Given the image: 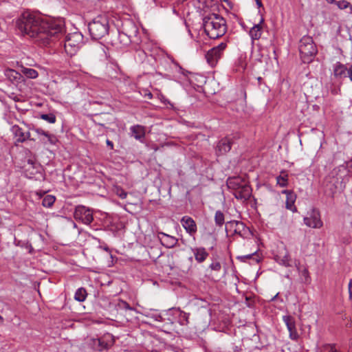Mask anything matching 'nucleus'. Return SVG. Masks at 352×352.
Listing matches in <instances>:
<instances>
[{"label":"nucleus","instance_id":"16","mask_svg":"<svg viewBox=\"0 0 352 352\" xmlns=\"http://www.w3.org/2000/svg\"><path fill=\"white\" fill-rule=\"evenodd\" d=\"M232 193L236 199L245 201L250 199L252 195V188L248 184H246L234 190Z\"/></svg>","mask_w":352,"mask_h":352},{"label":"nucleus","instance_id":"17","mask_svg":"<svg viewBox=\"0 0 352 352\" xmlns=\"http://www.w3.org/2000/svg\"><path fill=\"white\" fill-rule=\"evenodd\" d=\"M247 182L241 177H229L227 179L226 185L232 192L240 188L242 186H245Z\"/></svg>","mask_w":352,"mask_h":352},{"label":"nucleus","instance_id":"29","mask_svg":"<svg viewBox=\"0 0 352 352\" xmlns=\"http://www.w3.org/2000/svg\"><path fill=\"white\" fill-rule=\"evenodd\" d=\"M135 59L139 63H144L148 58L146 52L144 49L136 50L134 54Z\"/></svg>","mask_w":352,"mask_h":352},{"label":"nucleus","instance_id":"19","mask_svg":"<svg viewBox=\"0 0 352 352\" xmlns=\"http://www.w3.org/2000/svg\"><path fill=\"white\" fill-rule=\"evenodd\" d=\"M264 23V19L261 17L258 23L254 25V26L250 30L249 35L254 43V41L258 40L263 34V26L262 24Z\"/></svg>","mask_w":352,"mask_h":352},{"label":"nucleus","instance_id":"45","mask_svg":"<svg viewBox=\"0 0 352 352\" xmlns=\"http://www.w3.org/2000/svg\"><path fill=\"white\" fill-rule=\"evenodd\" d=\"M294 263V265L296 267L297 270L298 272H300V261L299 260H295Z\"/></svg>","mask_w":352,"mask_h":352},{"label":"nucleus","instance_id":"50","mask_svg":"<svg viewBox=\"0 0 352 352\" xmlns=\"http://www.w3.org/2000/svg\"><path fill=\"white\" fill-rule=\"evenodd\" d=\"M326 1L328 3H336V0H326Z\"/></svg>","mask_w":352,"mask_h":352},{"label":"nucleus","instance_id":"55","mask_svg":"<svg viewBox=\"0 0 352 352\" xmlns=\"http://www.w3.org/2000/svg\"><path fill=\"white\" fill-rule=\"evenodd\" d=\"M261 80H262V78H261V77H258V81H261Z\"/></svg>","mask_w":352,"mask_h":352},{"label":"nucleus","instance_id":"14","mask_svg":"<svg viewBox=\"0 0 352 352\" xmlns=\"http://www.w3.org/2000/svg\"><path fill=\"white\" fill-rule=\"evenodd\" d=\"M158 238L162 245L166 248H173L177 244L178 239L173 236L167 234L163 232H158Z\"/></svg>","mask_w":352,"mask_h":352},{"label":"nucleus","instance_id":"4","mask_svg":"<svg viewBox=\"0 0 352 352\" xmlns=\"http://www.w3.org/2000/svg\"><path fill=\"white\" fill-rule=\"evenodd\" d=\"M89 32L93 39L98 40L104 37L109 31V19L106 15H98L88 25Z\"/></svg>","mask_w":352,"mask_h":352},{"label":"nucleus","instance_id":"41","mask_svg":"<svg viewBox=\"0 0 352 352\" xmlns=\"http://www.w3.org/2000/svg\"><path fill=\"white\" fill-rule=\"evenodd\" d=\"M336 5L338 6V7L340 9L344 10V9L347 8L349 6L350 3L345 0H342V1H337Z\"/></svg>","mask_w":352,"mask_h":352},{"label":"nucleus","instance_id":"15","mask_svg":"<svg viewBox=\"0 0 352 352\" xmlns=\"http://www.w3.org/2000/svg\"><path fill=\"white\" fill-rule=\"evenodd\" d=\"M89 344L96 351H102L107 349L111 343L107 342L104 337L100 338H91L89 340Z\"/></svg>","mask_w":352,"mask_h":352},{"label":"nucleus","instance_id":"20","mask_svg":"<svg viewBox=\"0 0 352 352\" xmlns=\"http://www.w3.org/2000/svg\"><path fill=\"white\" fill-rule=\"evenodd\" d=\"M34 131L38 135H42V136L44 137L43 138H42L41 140L43 144L49 143L50 144H53L54 145L57 142V138H56V137L54 135L51 134L49 132L45 131L43 129H41V128L34 129Z\"/></svg>","mask_w":352,"mask_h":352},{"label":"nucleus","instance_id":"54","mask_svg":"<svg viewBox=\"0 0 352 352\" xmlns=\"http://www.w3.org/2000/svg\"><path fill=\"white\" fill-rule=\"evenodd\" d=\"M104 250H105L106 251H109V248L106 247L104 248Z\"/></svg>","mask_w":352,"mask_h":352},{"label":"nucleus","instance_id":"44","mask_svg":"<svg viewBox=\"0 0 352 352\" xmlns=\"http://www.w3.org/2000/svg\"><path fill=\"white\" fill-rule=\"evenodd\" d=\"M349 298L352 300V278L350 280L349 283Z\"/></svg>","mask_w":352,"mask_h":352},{"label":"nucleus","instance_id":"27","mask_svg":"<svg viewBox=\"0 0 352 352\" xmlns=\"http://www.w3.org/2000/svg\"><path fill=\"white\" fill-rule=\"evenodd\" d=\"M226 227L233 228L234 233L240 234L241 232L244 230L245 225L243 222L239 221H230L226 223Z\"/></svg>","mask_w":352,"mask_h":352},{"label":"nucleus","instance_id":"30","mask_svg":"<svg viewBox=\"0 0 352 352\" xmlns=\"http://www.w3.org/2000/svg\"><path fill=\"white\" fill-rule=\"evenodd\" d=\"M288 175L286 171L283 170L280 175L276 177V182L280 187H285L287 186Z\"/></svg>","mask_w":352,"mask_h":352},{"label":"nucleus","instance_id":"22","mask_svg":"<svg viewBox=\"0 0 352 352\" xmlns=\"http://www.w3.org/2000/svg\"><path fill=\"white\" fill-rule=\"evenodd\" d=\"M232 141L228 138L221 139L217 144V152L219 155H223L229 152L232 148Z\"/></svg>","mask_w":352,"mask_h":352},{"label":"nucleus","instance_id":"39","mask_svg":"<svg viewBox=\"0 0 352 352\" xmlns=\"http://www.w3.org/2000/svg\"><path fill=\"white\" fill-rule=\"evenodd\" d=\"M209 267L213 271L219 272L221 269V265L218 261H213Z\"/></svg>","mask_w":352,"mask_h":352},{"label":"nucleus","instance_id":"52","mask_svg":"<svg viewBox=\"0 0 352 352\" xmlns=\"http://www.w3.org/2000/svg\"><path fill=\"white\" fill-rule=\"evenodd\" d=\"M3 225V219L2 218L0 217V226H1Z\"/></svg>","mask_w":352,"mask_h":352},{"label":"nucleus","instance_id":"21","mask_svg":"<svg viewBox=\"0 0 352 352\" xmlns=\"http://www.w3.org/2000/svg\"><path fill=\"white\" fill-rule=\"evenodd\" d=\"M130 131L131 133V136H133L135 140H139L141 142H144L145 138L144 126L140 124H136L132 126L130 128Z\"/></svg>","mask_w":352,"mask_h":352},{"label":"nucleus","instance_id":"37","mask_svg":"<svg viewBox=\"0 0 352 352\" xmlns=\"http://www.w3.org/2000/svg\"><path fill=\"white\" fill-rule=\"evenodd\" d=\"M41 118L49 123H54L56 122V116L53 113L42 114Z\"/></svg>","mask_w":352,"mask_h":352},{"label":"nucleus","instance_id":"49","mask_svg":"<svg viewBox=\"0 0 352 352\" xmlns=\"http://www.w3.org/2000/svg\"><path fill=\"white\" fill-rule=\"evenodd\" d=\"M256 1V5L258 6V7H262L263 6V3L261 2V0H255Z\"/></svg>","mask_w":352,"mask_h":352},{"label":"nucleus","instance_id":"23","mask_svg":"<svg viewBox=\"0 0 352 352\" xmlns=\"http://www.w3.org/2000/svg\"><path fill=\"white\" fill-rule=\"evenodd\" d=\"M333 76L336 78L342 79L348 76L347 71L348 69L346 66L340 62H337L333 65Z\"/></svg>","mask_w":352,"mask_h":352},{"label":"nucleus","instance_id":"9","mask_svg":"<svg viewBox=\"0 0 352 352\" xmlns=\"http://www.w3.org/2000/svg\"><path fill=\"white\" fill-rule=\"evenodd\" d=\"M74 217L76 220H80L85 224H89L93 221L92 212L83 206H78L76 208Z\"/></svg>","mask_w":352,"mask_h":352},{"label":"nucleus","instance_id":"32","mask_svg":"<svg viewBox=\"0 0 352 352\" xmlns=\"http://www.w3.org/2000/svg\"><path fill=\"white\" fill-rule=\"evenodd\" d=\"M214 222L215 224L219 227H221L224 224V214L221 210L216 211L214 215Z\"/></svg>","mask_w":352,"mask_h":352},{"label":"nucleus","instance_id":"48","mask_svg":"<svg viewBox=\"0 0 352 352\" xmlns=\"http://www.w3.org/2000/svg\"><path fill=\"white\" fill-rule=\"evenodd\" d=\"M106 143L110 149H113V144L111 140H107Z\"/></svg>","mask_w":352,"mask_h":352},{"label":"nucleus","instance_id":"25","mask_svg":"<svg viewBox=\"0 0 352 352\" xmlns=\"http://www.w3.org/2000/svg\"><path fill=\"white\" fill-rule=\"evenodd\" d=\"M283 193L287 195L286 208L293 212L296 211V208L294 206L296 198V195L293 192L287 190H283Z\"/></svg>","mask_w":352,"mask_h":352},{"label":"nucleus","instance_id":"10","mask_svg":"<svg viewBox=\"0 0 352 352\" xmlns=\"http://www.w3.org/2000/svg\"><path fill=\"white\" fill-rule=\"evenodd\" d=\"M11 131L14 136L16 142H24L27 140H30V133L23 126L14 124L11 128ZM34 140V139H31Z\"/></svg>","mask_w":352,"mask_h":352},{"label":"nucleus","instance_id":"34","mask_svg":"<svg viewBox=\"0 0 352 352\" xmlns=\"http://www.w3.org/2000/svg\"><path fill=\"white\" fill-rule=\"evenodd\" d=\"M145 316L146 317L151 318L154 319V320L158 321V322H161L163 320V318L161 316V314L160 313H157V311H146V313L145 314Z\"/></svg>","mask_w":352,"mask_h":352},{"label":"nucleus","instance_id":"35","mask_svg":"<svg viewBox=\"0 0 352 352\" xmlns=\"http://www.w3.org/2000/svg\"><path fill=\"white\" fill-rule=\"evenodd\" d=\"M179 323L181 325H187L189 323V314L181 311L179 316Z\"/></svg>","mask_w":352,"mask_h":352},{"label":"nucleus","instance_id":"28","mask_svg":"<svg viewBox=\"0 0 352 352\" xmlns=\"http://www.w3.org/2000/svg\"><path fill=\"white\" fill-rule=\"evenodd\" d=\"M21 74L25 76L28 78L34 79L38 76V72L32 68L21 67Z\"/></svg>","mask_w":352,"mask_h":352},{"label":"nucleus","instance_id":"5","mask_svg":"<svg viewBox=\"0 0 352 352\" xmlns=\"http://www.w3.org/2000/svg\"><path fill=\"white\" fill-rule=\"evenodd\" d=\"M299 52L303 63H309L312 61L318 50L312 37L304 36L300 41Z\"/></svg>","mask_w":352,"mask_h":352},{"label":"nucleus","instance_id":"47","mask_svg":"<svg viewBox=\"0 0 352 352\" xmlns=\"http://www.w3.org/2000/svg\"><path fill=\"white\" fill-rule=\"evenodd\" d=\"M127 193L122 190L121 192L119 194V197L122 199H125Z\"/></svg>","mask_w":352,"mask_h":352},{"label":"nucleus","instance_id":"56","mask_svg":"<svg viewBox=\"0 0 352 352\" xmlns=\"http://www.w3.org/2000/svg\"><path fill=\"white\" fill-rule=\"evenodd\" d=\"M255 259H256V261L258 263L259 260L257 258H256Z\"/></svg>","mask_w":352,"mask_h":352},{"label":"nucleus","instance_id":"11","mask_svg":"<svg viewBox=\"0 0 352 352\" xmlns=\"http://www.w3.org/2000/svg\"><path fill=\"white\" fill-rule=\"evenodd\" d=\"M274 259L283 266L291 267L292 265L289 254L285 246H283L279 252L274 256Z\"/></svg>","mask_w":352,"mask_h":352},{"label":"nucleus","instance_id":"40","mask_svg":"<svg viewBox=\"0 0 352 352\" xmlns=\"http://www.w3.org/2000/svg\"><path fill=\"white\" fill-rule=\"evenodd\" d=\"M118 306L121 308V309H125V310H129V311H133L134 309L133 307H131L129 303H127L125 301H123V300H121L119 303H118Z\"/></svg>","mask_w":352,"mask_h":352},{"label":"nucleus","instance_id":"46","mask_svg":"<svg viewBox=\"0 0 352 352\" xmlns=\"http://www.w3.org/2000/svg\"><path fill=\"white\" fill-rule=\"evenodd\" d=\"M347 74L350 80L352 81V65L348 69Z\"/></svg>","mask_w":352,"mask_h":352},{"label":"nucleus","instance_id":"18","mask_svg":"<svg viewBox=\"0 0 352 352\" xmlns=\"http://www.w3.org/2000/svg\"><path fill=\"white\" fill-rule=\"evenodd\" d=\"M304 223L308 227L313 228H319L322 226L319 214L314 212L309 217L304 218Z\"/></svg>","mask_w":352,"mask_h":352},{"label":"nucleus","instance_id":"7","mask_svg":"<svg viewBox=\"0 0 352 352\" xmlns=\"http://www.w3.org/2000/svg\"><path fill=\"white\" fill-rule=\"evenodd\" d=\"M227 47V43L222 42L216 47L210 49L206 54V58L207 63L212 67H214L217 63L218 60L221 58L223 52Z\"/></svg>","mask_w":352,"mask_h":352},{"label":"nucleus","instance_id":"51","mask_svg":"<svg viewBox=\"0 0 352 352\" xmlns=\"http://www.w3.org/2000/svg\"><path fill=\"white\" fill-rule=\"evenodd\" d=\"M278 295V294H276V295H275V296L272 298V301H273V300H274L277 298Z\"/></svg>","mask_w":352,"mask_h":352},{"label":"nucleus","instance_id":"38","mask_svg":"<svg viewBox=\"0 0 352 352\" xmlns=\"http://www.w3.org/2000/svg\"><path fill=\"white\" fill-rule=\"evenodd\" d=\"M301 274V276L304 278V282L305 283H309L310 282V276L309 274V271L307 268H304L303 270L299 272Z\"/></svg>","mask_w":352,"mask_h":352},{"label":"nucleus","instance_id":"1","mask_svg":"<svg viewBox=\"0 0 352 352\" xmlns=\"http://www.w3.org/2000/svg\"><path fill=\"white\" fill-rule=\"evenodd\" d=\"M19 30L30 37L35 38L44 45L53 38L58 37L63 31L61 25L53 20H47L28 12H23L16 22Z\"/></svg>","mask_w":352,"mask_h":352},{"label":"nucleus","instance_id":"43","mask_svg":"<svg viewBox=\"0 0 352 352\" xmlns=\"http://www.w3.org/2000/svg\"><path fill=\"white\" fill-rule=\"evenodd\" d=\"M256 252H254V253H252V254H250L248 255L239 256V258L243 261H245L246 259H249V258H251L253 256H254L256 255Z\"/></svg>","mask_w":352,"mask_h":352},{"label":"nucleus","instance_id":"53","mask_svg":"<svg viewBox=\"0 0 352 352\" xmlns=\"http://www.w3.org/2000/svg\"><path fill=\"white\" fill-rule=\"evenodd\" d=\"M113 45H118V43L116 42H112Z\"/></svg>","mask_w":352,"mask_h":352},{"label":"nucleus","instance_id":"33","mask_svg":"<svg viewBox=\"0 0 352 352\" xmlns=\"http://www.w3.org/2000/svg\"><path fill=\"white\" fill-rule=\"evenodd\" d=\"M55 200L54 196L48 195L43 199L42 205L44 207L50 208L54 204Z\"/></svg>","mask_w":352,"mask_h":352},{"label":"nucleus","instance_id":"26","mask_svg":"<svg viewBox=\"0 0 352 352\" xmlns=\"http://www.w3.org/2000/svg\"><path fill=\"white\" fill-rule=\"evenodd\" d=\"M5 76L12 82H21L23 80L21 72H19L12 69H6L4 72Z\"/></svg>","mask_w":352,"mask_h":352},{"label":"nucleus","instance_id":"31","mask_svg":"<svg viewBox=\"0 0 352 352\" xmlns=\"http://www.w3.org/2000/svg\"><path fill=\"white\" fill-rule=\"evenodd\" d=\"M87 296L86 289L84 287L78 288L74 295V299L78 302H83L85 300Z\"/></svg>","mask_w":352,"mask_h":352},{"label":"nucleus","instance_id":"2","mask_svg":"<svg viewBox=\"0 0 352 352\" xmlns=\"http://www.w3.org/2000/svg\"><path fill=\"white\" fill-rule=\"evenodd\" d=\"M349 179V175L344 165L333 168L324 179L323 186L325 192L328 195L333 196L338 191L343 190Z\"/></svg>","mask_w":352,"mask_h":352},{"label":"nucleus","instance_id":"12","mask_svg":"<svg viewBox=\"0 0 352 352\" xmlns=\"http://www.w3.org/2000/svg\"><path fill=\"white\" fill-rule=\"evenodd\" d=\"M283 320L289 332V338L293 340H296L299 336L296 331L294 318L291 316H284Z\"/></svg>","mask_w":352,"mask_h":352},{"label":"nucleus","instance_id":"13","mask_svg":"<svg viewBox=\"0 0 352 352\" xmlns=\"http://www.w3.org/2000/svg\"><path fill=\"white\" fill-rule=\"evenodd\" d=\"M181 223L186 232L190 236H194L197 231V227L195 221L188 216H184L181 219Z\"/></svg>","mask_w":352,"mask_h":352},{"label":"nucleus","instance_id":"42","mask_svg":"<svg viewBox=\"0 0 352 352\" xmlns=\"http://www.w3.org/2000/svg\"><path fill=\"white\" fill-rule=\"evenodd\" d=\"M346 170L348 173H352V160L346 163Z\"/></svg>","mask_w":352,"mask_h":352},{"label":"nucleus","instance_id":"6","mask_svg":"<svg viewBox=\"0 0 352 352\" xmlns=\"http://www.w3.org/2000/svg\"><path fill=\"white\" fill-rule=\"evenodd\" d=\"M83 44V35L79 32L68 34L65 40L64 47L69 56L74 55Z\"/></svg>","mask_w":352,"mask_h":352},{"label":"nucleus","instance_id":"3","mask_svg":"<svg viewBox=\"0 0 352 352\" xmlns=\"http://www.w3.org/2000/svg\"><path fill=\"white\" fill-rule=\"evenodd\" d=\"M203 26L204 32L211 39L221 37L227 31L225 19L215 13H210L204 17Z\"/></svg>","mask_w":352,"mask_h":352},{"label":"nucleus","instance_id":"24","mask_svg":"<svg viewBox=\"0 0 352 352\" xmlns=\"http://www.w3.org/2000/svg\"><path fill=\"white\" fill-rule=\"evenodd\" d=\"M192 252L194 254L195 260L199 263L205 261L209 255L204 248H192Z\"/></svg>","mask_w":352,"mask_h":352},{"label":"nucleus","instance_id":"36","mask_svg":"<svg viewBox=\"0 0 352 352\" xmlns=\"http://www.w3.org/2000/svg\"><path fill=\"white\" fill-rule=\"evenodd\" d=\"M320 352H339L332 344H324L321 346Z\"/></svg>","mask_w":352,"mask_h":352},{"label":"nucleus","instance_id":"8","mask_svg":"<svg viewBox=\"0 0 352 352\" xmlns=\"http://www.w3.org/2000/svg\"><path fill=\"white\" fill-rule=\"evenodd\" d=\"M138 30L135 25L131 24V30L126 32H119L118 33V40L122 46H126L131 42H135L134 39L137 37Z\"/></svg>","mask_w":352,"mask_h":352}]
</instances>
